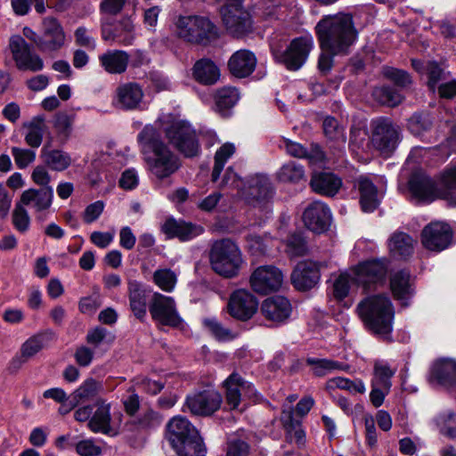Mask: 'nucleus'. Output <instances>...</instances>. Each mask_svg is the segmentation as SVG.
<instances>
[{
  "instance_id": "obj_1",
  "label": "nucleus",
  "mask_w": 456,
  "mask_h": 456,
  "mask_svg": "<svg viewBox=\"0 0 456 456\" xmlns=\"http://www.w3.org/2000/svg\"><path fill=\"white\" fill-rule=\"evenodd\" d=\"M140 151L148 170L158 179L171 176L181 167L180 158L161 139L152 126H145L137 135Z\"/></svg>"
},
{
  "instance_id": "obj_2",
  "label": "nucleus",
  "mask_w": 456,
  "mask_h": 456,
  "mask_svg": "<svg viewBox=\"0 0 456 456\" xmlns=\"http://www.w3.org/2000/svg\"><path fill=\"white\" fill-rule=\"evenodd\" d=\"M321 49L333 53L348 54L358 32L348 13L324 16L315 27Z\"/></svg>"
},
{
  "instance_id": "obj_3",
  "label": "nucleus",
  "mask_w": 456,
  "mask_h": 456,
  "mask_svg": "<svg viewBox=\"0 0 456 456\" xmlns=\"http://www.w3.org/2000/svg\"><path fill=\"white\" fill-rule=\"evenodd\" d=\"M357 313L365 327L373 334L388 339L393 330L395 311L385 295L370 296L357 305Z\"/></svg>"
},
{
  "instance_id": "obj_4",
  "label": "nucleus",
  "mask_w": 456,
  "mask_h": 456,
  "mask_svg": "<svg viewBox=\"0 0 456 456\" xmlns=\"http://www.w3.org/2000/svg\"><path fill=\"white\" fill-rule=\"evenodd\" d=\"M209 260L215 273L224 278L236 277L244 264L239 246L230 239H222L213 243Z\"/></svg>"
},
{
  "instance_id": "obj_5",
  "label": "nucleus",
  "mask_w": 456,
  "mask_h": 456,
  "mask_svg": "<svg viewBox=\"0 0 456 456\" xmlns=\"http://www.w3.org/2000/svg\"><path fill=\"white\" fill-rule=\"evenodd\" d=\"M168 142L173 144L184 157L192 158L199 155L200 146L195 130L191 126L180 119H174L163 127Z\"/></svg>"
},
{
  "instance_id": "obj_6",
  "label": "nucleus",
  "mask_w": 456,
  "mask_h": 456,
  "mask_svg": "<svg viewBox=\"0 0 456 456\" xmlns=\"http://www.w3.org/2000/svg\"><path fill=\"white\" fill-rule=\"evenodd\" d=\"M175 31L180 38L191 43H202L218 35L216 26L208 18L198 15L179 16Z\"/></svg>"
},
{
  "instance_id": "obj_7",
  "label": "nucleus",
  "mask_w": 456,
  "mask_h": 456,
  "mask_svg": "<svg viewBox=\"0 0 456 456\" xmlns=\"http://www.w3.org/2000/svg\"><path fill=\"white\" fill-rule=\"evenodd\" d=\"M220 14L227 32L233 37H241L252 29L249 12L244 8V0H218Z\"/></svg>"
},
{
  "instance_id": "obj_8",
  "label": "nucleus",
  "mask_w": 456,
  "mask_h": 456,
  "mask_svg": "<svg viewBox=\"0 0 456 456\" xmlns=\"http://www.w3.org/2000/svg\"><path fill=\"white\" fill-rule=\"evenodd\" d=\"M371 146L382 155H390L399 140V128L387 118H378L370 123Z\"/></svg>"
},
{
  "instance_id": "obj_9",
  "label": "nucleus",
  "mask_w": 456,
  "mask_h": 456,
  "mask_svg": "<svg viewBox=\"0 0 456 456\" xmlns=\"http://www.w3.org/2000/svg\"><path fill=\"white\" fill-rule=\"evenodd\" d=\"M314 41L310 36H302L294 38L285 51L273 50L275 60L289 70L299 69L306 61L313 49Z\"/></svg>"
},
{
  "instance_id": "obj_10",
  "label": "nucleus",
  "mask_w": 456,
  "mask_h": 456,
  "mask_svg": "<svg viewBox=\"0 0 456 456\" xmlns=\"http://www.w3.org/2000/svg\"><path fill=\"white\" fill-rule=\"evenodd\" d=\"M351 272L354 273L355 285L368 292L384 284L387 265L382 260H370L359 264Z\"/></svg>"
},
{
  "instance_id": "obj_11",
  "label": "nucleus",
  "mask_w": 456,
  "mask_h": 456,
  "mask_svg": "<svg viewBox=\"0 0 456 456\" xmlns=\"http://www.w3.org/2000/svg\"><path fill=\"white\" fill-rule=\"evenodd\" d=\"M9 48L19 70L37 72L44 69L43 59L31 49L23 37L12 36L9 40Z\"/></svg>"
},
{
  "instance_id": "obj_12",
  "label": "nucleus",
  "mask_w": 456,
  "mask_h": 456,
  "mask_svg": "<svg viewBox=\"0 0 456 456\" xmlns=\"http://www.w3.org/2000/svg\"><path fill=\"white\" fill-rule=\"evenodd\" d=\"M149 311L156 322L170 327H178L182 323L175 301L173 297L155 292L149 303Z\"/></svg>"
},
{
  "instance_id": "obj_13",
  "label": "nucleus",
  "mask_w": 456,
  "mask_h": 456,
  "mask_svg": "<svg viewBox=\"0 0 456 456\" xmlns=\"http://www.w3.org/2000/svg\"><path fill=\"white\" fill-rule=\"evenodd\" d=\"M65 43L66 34L60 21L53 17H45L42 21L37 49L44 53H53L60 51Z\"/></svg>"
},
{
  "instance_id": "obj_14",
  "label": "nucleus",
  "mask_w": 456,
  "mask_h": 456,
  "mask_svg": "<svg viewBox=\"0 0 456 456\" xmlns=\"http://www.w3.org/2000/svg\"><path fill=\"white\" fill-rule=\"evenodd\" d=\"M102 38L103 41L118 43L121 45H131L134 40V27L132 20L128 18L115 20L114 19H105L101 26Z\"/></svg>"
},
{
  "instance_id": "obj_15",
  "label": "nucleus",
  "mask_w": 456,
  "mask_h": 456,
  "mask_svg": "<svg viewBox=\"0 0 456 456\" xmlns=\"http://www.w3.org/2000/svg\"><path fill=\"white\" fill-rule=\"evenodd\" d=\"M223 402L222 395L214 389H206L186 397L184 407L193 415L210 416Z\"/></svg>"
},
{
  "instance_id": "obj_16",
  "label": "nucleus",
  "mask_w": 456,
  "mask_h": 456,
  "mask_svg": "<svg viewBox=\"0 0 456 456\" xmlns=\"http://www.w3.org/2000/svg\"><path fill=\"white\" fill-rule=\"evenodd\" d=\"M282 281L281 272L273 265L257 267L249 279L252 289L263 295L278 290L281 287Z\"/></svg>"
},
{
  "instance_id": "obj_17",
  "label": "nucleus",
  "mask_w": 456,
  "mask_h": 456,
  "mask_svg": "<svg viewBox=\"0 0 456 456\" xmlns=\"http://www.w3.org/2000/svg\"><path fill=\"white\" fill-rule=\"evenodd\" d=\"M258 308V302L249 291H233L227 304V312L234 319L246 322L253 317Z\"/></svg>"
},
{
  "instance_id": "obj_18",
  "label": "nucleus",
  "mask_w": 456,
  "mask_h": 456,
  "mask_svg": "<svg viewBox=\"0 0 456 456\" xmlns=\"http://www.w3.org/2000/svg\"><path fill=\"white\" fill-rule=\"evenodd\" d=\"M452 233L448 224L434 222L427 225L421 233L422 244L429 250L442 251L452 241Z\"/></svg>"
},
{
  "instance_id": "obj_19",
  "label": "nucleus",
  "mask_w": 456,
  "mask_h": 456,
  "mask_svg": "<svg viewBox=\"0 0 456 456\" xmlns=\"http://www.w3.org/2000/svg\"><path fill=\"white\" fill-rule=\"evenodd\" d=\"M303 221L305 225L312 232L322 233L331 224L330 209L326 204L321 201H314L305 208L303 214Z\"/></svg>"
},
{
  "instance_id": "obj_20",
  "label": "nucleus",
  "mask_w": 456,
  "mask_h": 456,
  "mask_svg": "<svg viewBox=\"0 0 456 456\" xmlns=\"http://www.w3.org/2000/svg\"><path fill=\"white\" fill-rule=\"evenodd\" d=\"M409 189L411 195L421 202H431L440 199V186L424 173H414L409 181Z\"/></svg>"
},
{
  "instance_id": "obj_21",
  "label": "nucleus",
  "mask_w": 456,
  "mask_h": 456,
  "mask_svg": "<svg viewBox=\"0 0 456 456\" xmlns=\"http://www.w3.org/2000/svg\"><path fill=\"white\" fill-rule=\"evenodd\" d=\"M320 280V266L312 261H303L297 265L291 281L298 290H308L314 288Z\"/></svg>"
},
{
  "instance_id": "obj_22",
  "label": "nucleus",
  "mask_w": 456,
  "mask_h": 456,
  "mask_svg": "<svg viewBox=\"0 0 456 456\" xmlns=\"http://www.w3.org/2000/svg\"><path fill=\"white\" fill-rule=\"evenodd\" d=\"M143 91L142 86L135 82H127L119 85L116 89V105L125 110H134L140 108Z\"/></svg>"
},
{
  "instance_id": "obj_23",
  "label": "nucleus",
  "mask_w": 456,
  "mask_h": 456,
  "mask_svg": "<svg viewBox=\"0 0 456 456\" xmlns=\"http://www.w3.org/2000/svg\"><path fill=\"white\" fill-rule=\"evenodd\" d=\"M200 435L196 428L184 417L176 416L171 419L167 426L166 437L172 447L195 438Z\"/></svg>"
},
{
  "instance_id": "obj_24",
  "label": "nucleus",
  "mask_w": 456,
  "mask_h": 456,
  "mask_svg": "<svg viewBox=\"0 0 456 456\" xmlns=\"http://www.w3.org/2000/svg\"><path fill=\"white\" fill-rule=\"evenodd\" d=\"M292 307L288 298L282 296H273L265 299L261 312L268 321L282 323L289 319Z\"/></svg>"
},
{
  "instance_id": "obj_25",
  "label": "nucleus",
  "mask_w": 456,
  "mask_h": 456,
  "mask_svg": "<svg viewBox=\"0 0 456 456\" xmlns=\"http://www.w3.org/2000/svg\"><path fill=\"white\" fill-rule=\"evenodd\" d=\"M224 386L226 387V402L232 410L239 408L242 394L249 397L256 394L251 384L244 381L237 373H232L224 381Z\"/></svg>"
},
{
  "instance_id": "obj_26",
  "label": "nucleus",
  "mask_w": 456,
  "mask_h": 456,
  "mask_svg": "<svg viewBox=\"0 0 456 456\" xmlns=\"http://www.w3.org/2000/svg\"><path fill=\"white\" fill-rule=\"evenodd\" d=\"M127 293L130 310L138 320L143 321L147 313L149 291L142 283L129 280Z\"/></svg>"
},
{
  "instance_id": "obj_27",
  "label": "nucleus",
  "mask_w": 456,
  "mask_h": 456,
  "mask_svg": "<svg viewBox=\"0 0 456 456\" xmlns=\"http://www.w3.org/2000/svg\"><path fill=\"white\" fill-rule=\"evenodd\" d=\"M243 194L248 197L259 205L266 203L273 197V189L270 179L265 175H255L246 182V190Z\"/></svg>"
},
{
  "instance_id": "obj_28",
  "label": "nucleus",
  "mask_w": 456,
  "mask_h": 456,
  "mask_svg": "<svg viewBox=\"0 0 456 456\" xmlns=\"http://www.w3.org/2000/svg\"><path fill=\"white\" fill-rule=\"evenodd\" d=\"M256 58L249 50L240 49L235 52L228 61L231 73L237 77L249 76L256 68Z\"/></svg>"
},
{
  "instance_id": "obj_29",
  "label": "nucleus",
  "mask_w": 456,
  "mask_h": 456,
  "mask_svg": "<svg viewBox=\"0 0 456 456\" xmlns=\"http://www.w3.org/2000/svg\"><path fill=\"white\" fill-rule=\"evenodd\" d=\"M161 230L168 239L178 238L180 240H191L203 232L200 226L174 218L167 219L162 224Z\"/></svg>"
},
{
  "instance_id": "obj_30",
  "label": "nucleus",
  "mask_w": 456,
  "mask_h": 456,
  "mask_svg": "<svg viewBox=\"0 0 456 456\" xmlns=\"http://www.w3.org/2000/svg\"><path fill=\"white\" fill-rule=\"evenodd\" d=\"M101 67L109 74L119 75L126 72L130 56L122 50H108L99 55Z\"/></svg>"
},
{
  "instance_id": "obj_31",
  "label": "nucleus",
  "mask_w": 456,
  "mask_h": 456,
  "mask_svg": "<svg viewBox=\"0 0 456 456\" xmlns=\"http://www.w3.org/2000/svg\"><path fill=\"white\" fill-rule=\"evenodd\" d=\"M53 199V188L45 187L24 191L20 197V202L22 205L32 207L37 212H42L51 207Z\"/></svg>"
},
{
  "instance_id": "obj_32",
  "label": "nucleus",
  "mask_w": 456,
  "mask_h": 456,
  "mask_svg": "<svg viewBox=\"0 0 456 456\" xmlns=\"http://www.w3.org/2000/svg\"><path fill=\"white\" fill-rule=\"evenodd\" d=\"M429 381L444 387L456 385V362L441 360L435 362L430 370Z\"/></svg>"
},
{
  "instance_id": "obj_33",
  "label": "nucleus",
  "mask_w": 456,
  "mask_h": 456,
  "mask_svg": "<svg viewBox=\"0 0 456 456\" xmlns=\"http://www.w3.org/2000/svg\"><path fill=\"white\" fill-rule=\"evenodd\" d=\"M54 336L53 331L46 330L29 338L21 346L20 357L14 359L12 363L18 362L19 365H21L46 346L54 338Z\"/></svg>"
},
{
  "instance_id": "obj_34",
  "label": "nucleus",
  "mask_w": 456,
  "mask_h": 456,
  "mask_svg": "<svg viewBox=\"0 0 456 456\" xmlns=\"http://www.w3.org/2000/svg\"><path fill=\"white\" fill-rule=\"evenodd\" d=\"M310 185L320 194L334 196L342 185L341 179L330 172L314 173L312 175Z\"/></svg>"
},
{
  "instance_id": "obj_35",
  "label": "nucleus",
  "mask_w": 456,
  "mask_h": 456,
  "mask_svg": "<svg viewBox=\"0 0 456 456\" xmlns=\"http://www.w3.org/2000/svg\"><path fill=\"white\" fill-rule=\"evenodd\" d=\"M390 288L394 297L407 305V300L413 295L410 273L404 270L398 271L391 275Z\"/></svg>"
},
{
  "instance_id": "obj_36",
  "label": "nucleus",
  "mask_w": 456,
  "mask_h": 456,
  "mask_svg": "<svg viewBox=\"0 0 456 456\" xmlns=\"http://www.w3.org/2000/svg\"><path fill=\"white\" fill-rule=\"evenodd\" d=\"M192 77L200 84L212 86L220 78V69L209 59H200L192 68Z\"/></svg>"
},
{
  "instance_id": "obj_37",
  "label": "nucleus",
  "mask_w": 456,
  "mask_h": 456,
  "mask_svg": "<svg viewBox=\"0 0 456 456\" xmlns=\"http://www.w3.org/2000/svg\"><path fill=\"white\" fill-rule=\"evenodd\" d=\"M440 199L456 206V164L447 166L439 175Z\"/></svg>"
},
{
  "instance_id": "obj_38",
  "label": "nucleus",
  "mask_w": 456,
  "mask_h": 456,
  "mask_svg": "<svg viewBox=\"0 0 456 456\" xmlns=\"http://www.w3.org/2000/svg\"><path fill=\"white\" fill-rule=\"evenodd\" d=\"M360 191V204L363 212L374 211L379 206L378 191L373 182L367 176H360L357 179Z\"/></svg>"
},
{
  "instance_id": "obj_39",
  "label": "nucleus",
  "mask_w": 456,
  "mask_h": 456,
  "mask_svg": "<svg viewBox=\"0 0 456 456\" xmlns=\"http://www.w3.org/2000/svg\"><path fill=\"white\" fill-rule=\"evenodd\" d=\"M305 362L311 367L313 375L319 378L337 370H347L349 369L347 364L328 358L308 357Z\"/></svg>"
},
{
  "instance_id": "obj_40",
  "label": "nucleus",
  "mask_w": 456,
  "mask_h": 456,
  "mask_svg": "<svg viewBox=\"0 0 456 456\" xmlns=\"http://www.w3.org/2000/svg\"><path fill=\"white\" fill-rule=\"evenodd\" d=\"M293 413L292 406L284 408L281 419L287 429V438L290 442H295L297 445L301 446L305 444V434L301 428L299 421L294 419Z\"/></svg>"
},
{
  "instance_id": "obj_41",
  "label": "nucleus",
  "mask_w": 456,
  "mask_h": 456,
  "mask_svg": "<svg viewBox=\"0 0 456 456\" xmlns=\"http://www.w3.org/2000/svg\"><path fill=\"white\" fill-rule=\"evenodd\" d=\"M388 246L394 257L404 259L412 254L414 240L404 232H395L389 240Z\"/></svg>"
},
{
  "instance_id": "obj_42",
  "label": "nucleus",
  "mask_w": 456,
  "mask_h": 456,
  "mask_svg": "<svg viewBox=\"0 0 456 456\" xmlns=\"http://www.w3.org/2000/svg\"><path fill=\"white\" fill-rule=\"evenodd\" d=\"M28 129L25 135L26 143L32 148H38L46 131L45 119L43 116L34 117L29 122L24 124Z\"/></svg>"
},
{
  "instance_id": "obj_43",
  "label": "nucleus",
  "mask_w": 456,
  "mask_h": 456,
  "mask_svg": "<svg viewBox=\"0 0 456 456\" xmlns=\"http://www.w3.org/2000/svg\"><path fill=\"white\" fill-rule=\"evenodd\" d=\"M40 158L45 166L55 171H63L71 164L70 156L61 150H47L44 147Z\"/></svg>"
},
{
  "instance_id": "obj_44",
  "label": "nucleus",
  "mask_w": 456,
  "mask_h": 456,
  "mask_svg": "<svg viewBox=\"0 0 456 456\" xmlns=\"http://www.w3.org/2000/svg\"><path fill=\"white\" fill-rule=\"evenodd\" d=\"M110 404L104 402L98 403V409L88 422V427L93 432L106 434L110 430Z\"/></svg>"
},
{
  "instance_id": "obj_45",
  "label": "nucleus",
  "mask_w": 456,
  "mask_h": 456,
  "mask_svg": "<svg viewBox=\"0 0 456 456\" xmlns=\"http://www.w3.org/2000/svg\"><path fill=\"white\" fill-rule=\"evenodd\" d=\"M203 325L208 332L218 341H232L238 337L236 331L224 327L216 318L204 319Z\"/></svg>"
},
{
  "instance_id": "obj_46",
  "label": "nucleus",
  "mask_w": 456,
  "mask_h": 456,
  "mask_svg": "<svg viewBox=\"0 0 456 456\" xmlns=\"http://www.w3.org/2000/svg\"><path fill=\"white\" fill-rule=\"evenodd\" d=\"M103 391V386L94 379H86L72 394L71 396L77 403L90 400Z\"/></svg>"
},
{
  "instance_id": "obj_47",
  "label": "nucleus",
  "mask_w": 456,
  "mask_h": 456,
  "mask_svg": "<svg viewBox=\"0 0 456 456\" xmlns=\"http://www.w3.org/2000/svg\"><path fill=\"white\" fill-rule=\"evenodd\" d=\"M178 456H206L207 449L200 435L172 447Z\"/></svg>"
},
{
  "instance_id": "obj_48",
  "label": "nucleus",
  "mask_w": 456,
  "mask_h": 456,
  "mask_svg": "<svg viewBox=\"0 0 456 456\" xmlns=\"http://www.w3.org/2000/svg\"><path fill=\"white\" fill-rule=\"evenodd\" d=\"M352 284H355L352 272H345L338 274L332 284L331 294L333 298L337 301L345 299L349 294Z\"/></svg>"
},
{
  "instance_id": "obj_49",
  "label": "nucleus",
  "mask_w": 456,
  "mask_h": 456,
  "mask_svg": "<svg viewBox=\"0 0 456 456\" xmlns=\"http://www.w3.org/2000/svg\"><path fill=\"white\" fill-rule=\"evenodd\" d=\"M153 283L165 292H172L177 283V274L170 268H159L152 275Z\"/></svg>"
},
{
  "instance_id": "obj_50",
  "label": "nucleus",
  "mask_w": 456,
  "mask_h": 456,
  "mask_svg": "<svg viewBox=\"0 0 456 456\" xmlns=\"http://www.w3.org/2000/svg\"><path fill=\"white\" fill-rule=\"evenodd\" d=\"M372 96L379 103L389 107L399 105L403 99L396 89L387 86L374 88Z\"/></svg>"
},
{
  "instance_id": "obj_51",
  "label": "nucleus",
  "mask_w": 456,
  "mask_h": 456,
  "mask_svg": "<svg viewBox=\"0 0 456 456\" xmlns=\"http://www.w3.org/2000/svg\"><path fill=\"white\" fill-rule=\"evenodd\" d=\"M240 99L237 88L224 86L218 89L215 94L216 105L219 110H225L232 108Z\"/></svg>"
},
{
  "instance_id": "obj_52",
  "label": "nucleus",
  "mask_w": 456,
  "mask_h": 456,
  "mask_svg": "<svg viewBox=\"0 0 456 456\" xmlns=\"http://www.w3.org/2000/svg\"><path fill=\"white\" fill-rule=\"evenodd\" d=\"M395 370H392L387 363L377 362L374 364V375L371 385H376L383 389L391 388V378Z\"/></svg>"
},
{
  "instance_id": "obj_53",
  "label": "nucleus",
  "mask_w": 456,
  "mask_h": 456,
  "mask_svg": "<svg viewBox=\"0 0 456 456\" xmlns=\"http://www.w3.org/2000/svg\"><path fill=\"white\" fill-rule=\"evenodd\" d=\"M235 151V147L232 143H224L222 145L215 155V164L212 171V181L216 182L224 167L227 159L232 156Z\"/></svg>"
},
{
  "instance_id": "obj_54",
  "label": "nucleus",
  "mask_w": 456,
  "mask_h": 456,
  "mask_svg": "<svg viewBox=\"0 0 456 456\" xmlns=\"http://www.w3.org/2000/svg\"><path fill=\"white\" fill-rule=\"evenodd\" d=\"M303 167L294 161L283 165L278 172V178L284 183H298L304 179Z\"/></svg>"
},
{
  "instance_id": "obj_55",
  "label": "nucleus",
  "mask_w": 456,
  "mask_h": 456,
  "mask_svg": "<svg viewBox=\"0 0 456 456\" xmlns=\"http://www.w3.org/2000/svg\"><path fill=\"white\" fill-rule=\"evenodd\" d=\"M323 133L325 136L330 140L340 143L346 142L345 129L341 126L338 120L332 117H326L322 123Z\"/></svg>"
},
{
  "instance_id": "obj_56",
  "label": "nucleus",
  "mask_w": 456,
  "mask_h": 456,
  "mask_svg": "<svg viewBox=\"0 0 456 456\" xmlns=\"http://www.w3.org/2000/svg\"><path fill=\"white\" fill-rule=\"evenodd\" d=\"M428 86L434 93L439 84L446 80V73L436 61H428L425 66Z\"/></svg>"
},
{
  "instance_id": "obj_57",
  "label": "nucleus",
  "mask_w": 456,
  "mask_h": 456,
  "mask_svg": "<svg viewBox=\"0 0 456 456\" xmlns=\"http://www.w3.org/2000/svg\"><path fill=\"white\" fill-rule=\"evenodd\" d=\"M436 422L441 433L449 437L456 436V415L452 411H446L441 413L436 418Z\"/></svg>"
},
{
  "instance_id": "obj_58",
  "label": "nucleus",
  "mask_w": 456,
  "mask_h": 456,
  "mask_svg": "<svg viewBox=\"0 0 456 456\" xmlns=\"http://www.w3.org/2000/svg\"><path fill=\"white\" fill-rule=\"evenodd\" d=\"M11 151L15 164L20 169L27 167L36 159V152L33 150L12 147Z\"/></svg>"
},
{
  "instance_id": "obj_59",
  "label": "nucleus",
  "mask_w": 456,
  "mask_h": 456,
  "mask_svg": "<svg viewBox=\"0 0 456 456\" xmlns=\"http://www.w3.org/2000/svg\"><path fill=\"white\" fill-rule=\"evenodd\" d=\"M73 122L74 116L61 112L55 115L53 126L58 134L67 138L71 133Z\"/></svg>"
},
{
  "instance_id": "obj_60",
  "label": "nucleus",
  "mask_w": 456,
  "mask_h": 456,
  "mask_svg": "<svg viewBox=\"0 0 456 456\" xmlns=\"http://www.w3.org/2000/svg\"><path fill=\"white\" fill-rule=\"evenodd\" d=\"M249 446L240 438L235 436L229 437L226 456H248Z\"/></svg>"
},
{
  "instance_id": "obj_61",
  "label": "nucleus",
  "mask_w": 456,
  "mask_h": 456,
  "mask_svg": "<svg viewBox=\"0 0 456 456\" xmlns=\"http://www.w3.org/2000/svg\"><path fill=\"white\" fill-rule=\"evenodd\" d=\"M12 224L20 232H25L28 230L30 218L27 210L20 204H17L13 210Z\"/></svg>"
},
{
  "instance_id": "obj_62",
  "label": "nucleus",
  "mask_w": 456,
  "mask_h": 456,
  "mask_svg": "<svg viewBox=\"0 0 456 456\" xmlns=\"http://www.w3.org/2000/svg\"><path fill=\"white\" fill-rule=\"evenodd\" d=\"M222 188L236 189L239 191L244 192L246 190V182H244L232 167L227 168L221 182Z\"/></svg>"
},
{
  "instance_id": "obj_63",
  "label": "nucleus",
  "mask_w": 456,
  "mask_h": 456,
  "mask_svg": "<svg viewBox=\"0 0 456 456\" xmlns=\"http://www.w3.org/2000/svg\"><path fill=\"white\" fill-rule=\"evenodd\" d=\"M385 76L400 87H407L411 83L410 75L402 70L394 68H387L384 71Z\"/></svg>"
},
{
  "instance_id": "obj_64",
  "label": "nucleus",
  "mask_w": 456,
  "mask_h": 456,
  "mask_svg": "<svg viewBox=\"0 0 456 456\" xmlns=\"http://www.w3.org/2000/svg\"><path fill=\"white\" fill-rule=\"evenodd\" d=\"M76 45L94 51L96 48L95 39L85 27H78L74 33Z\"/></svg>"
}]
</instances>
